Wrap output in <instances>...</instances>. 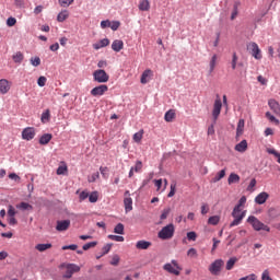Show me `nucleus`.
Returning a JSON list of instances; mask_svg holds the SVG:
<instances>
[{"mask_svg":"<svg viewBox=\"0 0 280 280\" xmlns=\"http://www.w3.org/2000/svg\"><path fill=\"white\" fill-rule=\"evenodd\" d=\"M66 19H69V11L68 10H62L57 15V21H58V23H65Z\"/></svg>","mask_w":280,"mask_h":280,"instance_id":"27","label":"nucleus"},{"mask_svg":"<svg viewBox=\"0 0 280 280\" xmlns=\"http://www.w3.org/2000/svg\"><path fill=\"white\" fill-rule=\"evenodd\" d=\"M30 62L32 67H40V57H32Z\"/></svg>","mask_w":280,"mask_h":280,"instance_id":"44","label":"nucleus"},{"mask_svg":"<svg viewBox=\"0 0 280 280\" xmlns=\"http://www.w3.org/2000/svg\"><path fill=\"white\" fill-rule=\"evenodd\" d=\"M7 213H8V218H14V215H16V210L12 206H9Z\"/></svg>","mask_w":280,"mask_h":280,"instance_id":"57","label":"nucleus"},{"mask_svg":"<svg viewBox=\"0 0 280 280\" xmlns=\"http://www.w3.org/2000/svg\"><path fill=\"white\" fill-rule=\"evenodd\" d=\"M152 75H154V72L151 69L144 70L140 79L141 84H148L152 80Z\"/></svg>","mask_w":280,"mask_h":280,"instance_id":"13","label":"nucleus"},{"mask_svg":"<svg viewBox=\"0 0 280 280\" xmlns=\"http://www.w3.org/2000/svg\"><path fill=\"white\" fill-rule=\"evenodd\" d=\"M268 198H270V195H268V192H266V191H262L256 196L255 202H256V205H265V202H266V200H268Z\"/></svg>","mask_w":280,"mask_h":280,"instance_id":"18","label":"nucleus"},{"mask_svg":"<svg viewBox=\"0 0 280 280\" xmlns=\"http://www.w3.org/2000/svg\"><path fill=\"white\" fill-rule=\"evenodd\" d=\"M174 233H176V228L174 226V223H171L161 229L158 233V237L160 240H172Z\"/></svg>","mask_w":280,"mask_h":280,"instance_id":"2","label":"nucleus"},{"mask_svg":"<svg viewBox=\"0 0 280 280\" xmlns=\"http://www.w3.org/2000/svg\"><path fill=\"white\" fill-rule=\"evenodd\" d=\"M51 139H54V136H51V133H44L39 138V145H47V143H49V141H51Z\"/></svg>","mask_w":280,"mask_h":280,"instance_id":"23","label":"nucleus"},{"mask_svg":"<svg viewBox=\"0 0 280 280\" xmlns=\"http://www.w3.org/2000/svg\"><path fill=\"white\" fill-rule=\"evenodd\" d=\"M108 91V85L101 84L91 90L92 97H102Z\"/></svg>","mask_w":280,"mask_h":280,"instance_id":"9","label":"nucleus"},{"mask_svg":"<svg viewBox=\"0 0 280 280\" xmlns=\"http://www.w3.org/2000/svg\"><path fill=\"white\" fill-rule=\"evenodd\" d=\"M265 116L267 117V119H269V121H271V124H276V126H279V119H277V117H275V115H272L270 112H267Z\"/></svg>","mask_w":280,"mask_h":280,"instance_id":"37","label":"nucleus"},{"mask_svg":"<svg viewBox=\"0 0 280 280\" xmlns=\"http://www.w3.org/2000/svg\"><path fill=\"white\" fill-rule=\"evenodd\" d=\"M141 139H143V129L133 135V141L136 143H141Z\"/></svg>","mask_w":280,"mask_h":280,"instance_id":"38","label":"nucleus"},{"mask_svg":"<svg viewBox=\"0 0 280 280\" xmlns=\"http://www.w3.org/2000/svg\"><path fill=\"white\" fill-rule=\"evenodd\" d=\"M86 198H89V192L85 190L81 191L79 195L80 202H83V200H86Z\"/></svg>","mask_w":280,"mask_h":280,"instance_id":"62","label":"nucleus"},{"mask_svg":"<svg viewBox=\"0 0 280 280\" xmlns=\"http://www.w3.org/2000/svg\"><path fill=\"white\" fill-rule=\"evenodd\" d=\"M73 1H74V0H58L59 5H60L61 8H69V5H72V4H73Z\"/></svg>","mask_w":280,"mask_h":280,"instance_id":"42","label":"nucleus"},{"mask_svg":"<svg viewBox=\"0 0 280 280\" xmlns=\"http://www.w3.org/2000/svg\"><path fill=\"white\" fill-rule=\"evenodd\" d=\"M163 270H165V272H168L170 275L179 277L180 272L183 271V267L180 265H178V260L173 259V260H171V262H166L163 266Z\"/></svg>","mask_w":280,"mask_h":280,"instance_id":"1","label":"nucleus"},{"mask_svg":"<svg viewBox=\"0 0 280 280\" xmlns=\"http://www.w3.org/2000/svg\"><path fill=\"white\" fill-rule=\"evenodd\" d=\"M16 209H20V211H32L34 207L25 201H22L21 203L16 205Z\"/></svg>","mask_w":280,"mask_h":280,"instance_id":"26","label":"nucleus"},{"mask_svg":"<svg viewBox=\"0 0 280 280\" xmlns=\"http://www.w3.org/2000/svg\"><path fill=\"white\" fill-rule=\"evenodd\" d=\"M94 82H98V84H106L110 77L106 73L105 70L98 69L93 72Z\"/></svg>","mask_w":280,"mask_h":280,"instance_id":"5","label":"nucleus"},{"mask_svg":"<svg viewBox=\"0 0 280 280\" xmlns=\"http://www.w3.org/2000/svg\"><path fill=\"white\" fill-rule=\"evenodd\" d=\"M242 217L234 218V220L230 223V228L233 229V226H240L242 224Z\"/></svg>","mask_w":280,"mask_h":280,"instance_id":"48","label":"nucleus"},{"mask_svg":"<svg viewBox=\"0 0 280 280\" xmlns=\"http://www.w3.org/2000/svg\"><path fill=\"white\" fill-rule=\"evenodd\" d=\"M88 198H89V202L94 203V202H97V200H98V198H100V195L97 194V191H93V192H91V194L88 196Z\"/></svg>","mask_w":280,"mask_h":280,"instance_id":"39","label":"nucleus"},{"mask_svg":"<svg viewBox=\"0 0 280 280\" xmlns=\"http://www.w3.org/2000/svg\"><path fill=\"white\" fill-rule=\"evenodd\" d=\"M208 224L211 226H218L220 224V215H212L208 219Z\"/></svg>","mask_w":280,"mask_h":280,"instance_id":"33","label":"nucleus"},{"mask_svg":"<svg viewBox=\"0 0 280 280\" xmlns=\"http://www.w3.org/2000/svg\"><path fill=\"white\" fill-rule=\"evenodd\" d=\"M140 12H148L150 10V1L149 0H140L138 5Z\"/></svg>","mask_w":280,"mask_h":280,"instance_id":"24","label":"nucleus"},{"mask_svg":"<svg viewBox=\"0 0 280 280\" xmlns=\"http://www.w3.org/2000/svg\"><path fill=\"white\" fill-rule=\"evenodd\" d=\"M108 240H112L113 242H124L125 238L124 236L109 234Z\"/></svg>","mask_w":280,"mask_h":280,"instance_id":"51","label":"nucleus"},{"mask_svg":"<svg viewBox=\"0 0 280 280\" xmlns=\"http://www.w3.org/2000/svg\"><path fill=\"white\" fill-rule=\"evenodd\" d=\"M176 195V183L171 184V190L167 195V198H174Z\"/></svg>","mask_w":280,"mask_h":280,"instance_id":"50","label":"nucleus"},{"mask_svg":"<svg viewBox=\"0 0 280 280\" xmlns=\"http://www.w3.org/2000/svg\"><path fill=\"white\" fill-rule=\"evenodd\" d=\"M124 223H118L115 228H114V233H116L117 235H124Z\"/></svg>","mask_w":280,"mask_h":280,"instance_id":"40","label":"nucleus"},{"mask_svg":"<svg viewBox=\"0 0 280 280\" xmlns=\"http://www.w3.org/2000/svg\"><path fill=\"white\" fill-rule=\"evenodd\" d=\"M261 280H272V278H270V271H268V269L264 270L261 275Z\"/></svg>","mask_w":280,"mask_h":280,"instance_id":"63","label":"nucleus"},{"mask_svg":"<svg viewBox=\"0 0 280 280\" xmlns=\"http://www.w3.org/2000/svg\"><path fill=\"white\" fill-rule=\"evenodd\" d=\"M238 280H257V276L255 273H250L248 276L240 278Z\"/></svg>","mask_w":280,"mask_h":280,"instance_id":"64","label":"nucleus"},{"mask_svg":"<svg viewBox=\"0 0 280 280\" xmlns=\"http://www.w3.org/2000/svg\"><path fill=\"white\" fill-rule=\"evenodd\" d=\"M109 45H110V40H108V38H103L100 42H96L93 44V49L97 51L104 47H108Z\"/></svg>","mask_w":280,"mask_h":280,"instance_id":"17","label":"nucleus"},{"mask_svg":"<svg viewBox=\"0 0 280 280\" xmlns=\"http://www.w3.org/2000/svg\"><path fill=\"white\" fill-rule=\"evenodd\" d=\"M220 113H222V100L217 98L214 101L213 110H212V117L214 121L220 117Z\"/></svg>","mask_w":280,"mask_h":280,"instance_id":"10","label":"nucleus"},{"mask_svg":"<svg viewBox=\"0 0 280 280\" xmlns=\"http://www.w3.org/2000/svg\"><path fill=\"white\" fill-rule=\"evenodd\" d=\"M12 58H13V61H14L16 65H21V62H23L24 56H23V52L18 51L16 54L13 55Z\"/></svg>","mask_w":280,"mask_h":280,"instance_id":"36","label":"nucleus"},{"mask_svg":"<svg viewBox=\"0 0 280 280\" xmlns=\"http://www.w3.org/2000/svg\"><path fill=\"white\" fill-rule=\"evenodd\" d=\"M36 137V129L34 127H26L22 130V139L24 141H32Z\"/></svg>","mask_w":280,"mask_h":280,"instance_id":"8","label":"nucleus"},{"mask_svg":"<svg viewBox=\"0 0 280 280\" xmlns=\"http://www.w3.org/2000/svg\"><path fill=\"white\" fill-rule=\"evenodd\" d=\"M112 49L113 51L119 52L121 49H124V40L116 39L112 43Z\"/></svg>","mask_w":280,"mask_h":280,"instance_id":"21","label":"nucleus"},{"mask_svg":"<svg viewBox=\"0 0 280 280\" xmlns=\"http://www.w3.org/2000/svg\"><path fill=\"white\" fill-rule=\"evenodd\" d=\"M232 218H242L244 220L246 218V211H242V208L235 206L232 211Z\"/></svg>","mask_w":280,"mask_h":280,"instance_id":"20","label":"nucleus"},{"mask_svg":"<svg viewBox=\"0 0 280 280\" xmlns=\"http://www.w3.org/2000/svg\"><path fill=\"white\" fill-rule=\"evenodd\" d=\"M247 222L253 226L254 231H266L270 233V226L264 224V222L259 221L255 215H249Z\"/></svg>","mask_w":280,"mask_h":280,"instance_id":"3","label":"nucleus"},{"mask_svg":"<svg viewBox=\"0 0 280 280\" xmlns=\"http://www.w3.org/2000/svg\"><path fill=\"white\" fill-rule=\"evenodd\" d=\"M15 8L23 9L25 8V0H14Z\"/></svg>","mask_w":280,"mask_h":280,"instance_id":"60","label":"nucleus"},{"mask_svg":"<svg viewBox=\"0 0 280 280\" xmlns=\"http://www.w3.org/2000/svg\"><path fill=\"white\" fill-rule=\"evenodd\" d=\"M36 250L39 253H45V250H49L51 248V243H46V244H37L35 246Z\"/></svg>","mask_w":280,"mask_h":280,"instance_id":"31","label":"nucleus"},{"mask_svg":"<svg viewBox=\"0 0 280 280\" xmlns=\"http://www.w3.org/2000/svg\"><path fill=\"white\" fill-rule=\"evenodd\" d=\"M141 170H143V162L141 161H136L135 166H132L129 171V178H132V176H135L136 174H139V172H141Z\"/></svg>","mask_w":280,"mask_h":280,"instance_id":"14","label":"nucleus"},{"mask_svg":"<svg viewBox=\"0 0 280 280\" xmlns=\"http://www.w3.org/2000/svg\"><path fill=\"white\" fill-rule=\"evenodd\" d=\"M234 149L236 152H241L243 154V152H246L248 150V142L246 140H242L234 147Z\"/></svg>","mask_w":280,"mask_h":280,"instance_id":"19","label":"nucleus"},{"mask_svg":"<svg viewBox=\"0 0 280 280\" xmlns=\"http://www.w3.org/2000/svg\"><path fill=\"white\" fill-rule=\"evenodd\" d=\"M60 268H66V273L63 275V279H71L75 272H80V266L75 264H62Z\"/></svg>","mask_w":280,"mask_h":280,"instance_id":"4","label":"nucleus"},{"mask_svg":"<svg viewBox=\"0 0 280 280\" xmlns=\"http://www.w3.org/2000/svg\"><path fill=\"white\" fill-rule=\"evenodd\" d=\"M7 25L8 27H14V25H16V18H13V16L8 18Z\"/></svg>","mask_w":280,"mask_h":280,"instance_id":"54","label":"nucleus"},{"mask_svg":"<svg viewBox=\"0 0 280 280\" xmlns=\"http://www.w3.org/2000/svg\"><path fill=\"white\" fill-rule=\"evenodd\" d=\"M119 255H114L113 257H112V261H110V265L112 266H119Z\"/></svg>","mask_w":280,"mask_h":280,"instance_id":"61","label":"nucleus"},{"mask_svg":"<svg viewBox=\"0 0 280 280\" xmlns=\"http://www.w3.org/2000/svg\"><path fill=\"white\" fill-rule=\"evenodd\" d=\"M197 237H198V234H196V232L187 233V240H189V242H196Z\"/></svg>","mask_w":280,"mask_h":280,"instance_id":"55","label":"nucleus"},{"mask_svg":"<svg viewBox=\"0 0 280 280\" xmlns=\"http://www.w3.org/2000/svg\"><path fill=\"white\" fill-rule=\"evenodd\" d=\"M121 25V23L119 21H113L110 22V30H113V32H117L119 30V26Z\"/></svg>","mask_w":280,"mask_h":280,"instance_id":"47","label":"nucleus"},{"mask_svg":"<svg viewBox=\"0 0 280 280\" xmlns=\"http://www.w3.org/2000/svg\"><path fill=\"white\" fill-rule=\"evenodd\" d=\"M237 60H238L237 52H233L232 62H231L233 71L237 69Z\"/></svg>","mask_w":280,"mask_h":280,"instance_id":"43","label":"nucleus"},{"mask_svg":"<svg viewBox=\"0 0 280 280\" xmlns=\"http://www.w3.org/2000/svg\"><path fill=\"white\" fill-rule=\"evenodd\" d=\"M100 172H101L103 178H105V179L108 178V167H106V166H101V167H100Z\"/></svg>","mask_w":280,"mask_h":280,"instance_id":"56","label":"nucleus"},{"mask_svg":"<svg viewBox=\"0 0 280 280\" xmlns=\"http://www.w3.org/2000/svg\"><path fill=\"white\" fill-rule=\"evenodd\" d=\"M247 49L250 50V54L255 60H261V49H259V45L257 43L253 42L247 45Z\"/></svg>","mask_w":280,"mask_h":280,"instance_id":"7","label":"nucleus"},{"mask_svg":"<svg viewBox=\"0 0 280 280\" xmlns=\"http://www.w3.org/2000/svg\"><path fill=\"white\" fill-rule=\"evenodd\" d=\"M97 246V242H90L83 245V250H89L90 248H95Z\"/></svg>","mask_w":280,"mask_h":280,"instance_id":"52","label":"nucleus"},{"mask_svg":"<svg viewBox=\"0 0 280 280\" xmlns=\"http://www.w3.org/2000/svg\"><path fill=\"white\" fill-rule=\"evenodd\" d=\"M70 226H71L70 220L57 221L56 231H58L59 233H62L65 231H68Z\"/></svg>","mask_w":280,"mask_h":280,"instance_id":"11","label":"nucleus"},{"mask_svg":"<svg viewBox=\"0 0 280 280\" xmlns=\"http://www.w3.org/2000/svg\"><path fill=\"white\" fill-rule=\"evenodd\" d=\"M124 205L126 213H130V211H132V198L126 197L124 199Z\"/></svg>","mask_w":280,"mask_h":280,"instance_id":"25","label":"nucleus"},{"mask_svg":"<svg viewBox=\"0 0 280 280\" xmlns=\"http://www.w3.org/2000/svg\"><path fill=\"white\" fill-rule=\"evenodd\" d=\"M175 115L176 114L174 113V110L166 112L164 115L165 121H172L174 119Z\"/></svg>","mask_w":280,"mask_h":280,"instance_id":"41","label":"nucleus"},{"mask_svg":"<svg viewBox=\"0 0 280 280\" xmlns=\"http://www.w3.org/2000/svg\"><path fill=\"white\" fill-rule=\"evenodd\" d=\"M215 65H218V55H213L209 62L210 73H213L215 71Z\"/></svg>","mask_w":280,"mask_h":280,"instance_id":"30","label":"nucleus"},{"mask_svg":"<svg viewBox=\"0 0 280 280\" xmlns=\"http://www.w3.org/2000/svg\"><path fill=\"white\" fill-rule=\"evenodd\" d=\"M228 183H229V185H233L235 183H240V175H237L235 173H231L229 178H228Z\"/></svg>","mask_w":280,"mask_h":280,"instance_id":"32","label":"nucleus"},{"mask_svg":"<svg viewBox=\"0 0 280 280\" xmlns=\"http://www.w3.org/2000/svg\"><path fill=\"white\" fill-rule=\"evenodd\" d=\"M240 14V2H235L233 4V10L231 14V21H235L237 19V15Z\"/></svg>","mask_w":280,"mask_h":280,"instance_id":"28","label":"nucleus"},{"mask_svg":"<svg viewBox=\"0 0 280 280\" xmlns=\"http://www.w3.org/2000/svg\"><path fill=\"white\" fill-rule=\"evenodd\" d=\"M188 257H198V250L196 248L191 247L187 252Z\"/></svg>","mask_w":280,"mask_h":280,"instance_id":"59","label":"nucleus"},{"mask_svg":"<svg viewBox=\"0 0 280 280\" xmlns=\"http://www.w3.org/2000/svg\"><path fill=\"white\" fill-rule=\"evenodd\" d=\"M150 246H152V242L150 241L141 240L136 243L137 250H148Z\"/></svg>","mask_w":280,"mask_h":280,"instance_id":"16","label":"nucleus"},{"mask_svg":"<svg viewBox=\"0 0 280 280\" xmlns=\"http://www.w3.org/2000/svg\"><path fill=\"white\" fill-rule=\"evenodd\" d=\"M68 172L67 165H61L57 168V175L63 176Z\"/></svg>","mask_w":280,"mask_h":280,"instance_id":"49","label":"nucleus"},{"mask_svg":"<svg viewBox=\"0 0 280 280\" xmlns=\"http://www.w3.org/2000/svg\"><path fill=\"white\" fill-rule=\"evenodd\" d=\"M244 126H245L244 119H240L237 122V128H236L237 137H242V135H244Z\"/></svg>","mask_w":280,"mask_h":280,"instance_id":"29","label":"nucleus"},{"mask_svg":"<svg viewBox=\"0 0 280 280\" xmlns=\"http://www.w3.org/2000/svg\"><path fill=\"white\" fill-rule=\"evenodd\" d=\"M12 88V84L8 79H1L0 80V94L5 95L7 93L10 92V89Z\"/></svg>","mask_w":280,"mask_h":280,"instance_id":"12","label":"nucleus"},{"mask_svg":"<svg viewBox=\"0 0 280 280\" xmlns=\"http://www.w3.org/2000/svg\"><path fill=\"white\" fill-rule=\"evenodd\" d=\"M40 121L42 124H49V121H51V112L49 109L42 113Z\"/></svg>","mask_w":280,"mask_h":280,"instance_id":"22","label":"nucleus"},{"mask_svg":"<svg viewBox=\"0 0 280 280\" xmlns=\"http://www.w3.org/2000/svg\"><path fill=\"white\" fill-rule=\"evenodd\" d=\"M222 266H224V260L217 259L209 266V272L214 277H218L222 272Z\"/></svg>","mask_w":280,"mask_h":280,"instance_id":"6","label":"nucleus"},{"mask_svg":"<svg viewBox=\"0 0 280 280\" xmlns=\"http://www.w3.org/2000/svg\"><path fill=\"white\" fill-rule=\"evenodd\" d=\"M235 264H237V257H231V258L226 261L225 269H226V270H233V266H235Z\"/></svg>","mask_w":280,"mask_h":280,"instance_id":"35","label":"nucleus"},{"mask_svg":"<svg viewBox=\"0 0 280 280\" xmlns=\"http://www.w3.org/2000/svg\"><path fill=\"white\" fill-rule=\"evenodd\" d=\"M268 106L269 108H271L272 113H275V115L280 116V105L279 102H277V100L271 98L268 101Z\"/></svg>","mask_w":280,"mask_h":280,"instance_id":"15","label":"nucleus"},{"mask_svg":"<svg viewBox=\"0 0 280 280\" xmlns=\"http://www.w3.org/2000/svg\"><path fill=\"white\" fill-rule=\"evenodd\" d=\"M37 84H38V86H45V84H47V78L46 77H39L38 79H37Z\"/></svg>","mask_w":280,"mask_h":280,"instance_id":"58","label":"nucleus"},{"mask_svg":"<svg viewBox=\"0 0 280 280\" xmlns=\"http://www.w3.org/2000/svg\"><path fill=\"white\" fill-rule=\"evenodd\" d=\"M156 191L163 192V179H154Z\"/></svg>","mask_w":280,"mask_h":280,"instance_id":"45","label":"nucleus"},{"mask_svg":"<svg viewBox=\"0 0 280 280\" xmlns=\"http://www.w3.org/2000/svg\"><path fill=\"white\" fill-rule=\"evenodd\" d=\"M226 176V170H221L213 178L212 183H219V180H222Z\"/></svg>","mask_w":280,"mask_h":280,"instance_id":"34","label":"nucleus"},{"mask_svg":"<svg viewBox=\"0 0 280 280\" xmlns=\"http://www.w3.org/2000/svg\"><path fill=\"white\" fill-rule=\"evenodd\" d=\"M172 212V209L165 208L160 215V220H167V215Z\"/></svg>","mask_w":280,"mask_h":280,"instance_id":"46","label":"nucleus"},{"mask_svg":"<svg viewBox=\"0 0 280 280\" xmlns=\"http://www.w3.org/2000/svg\"><path fill=\"white\" fill-rule=\"evenodd\" d=\"M100 178V172L93 173L88 177L89 183H95Z\"/></svg>","mask_w":280,"mask_h":280,"instance_id":"53","label":"nucleus"}]
</instances>
